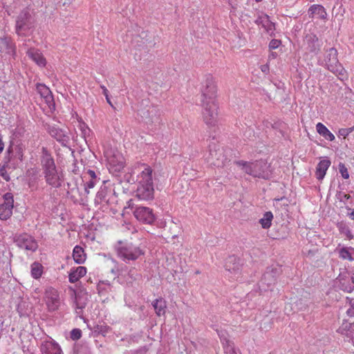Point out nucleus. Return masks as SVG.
I'll use <instances>...</instances> for the list:
<instances>
[{
    "mask_svg": "<svg viewBox=\"0 0 354 354\" xmlns=\"http://www.w3.org/2000/svg\"><path fill=\"white\" fill-rule=\"evenodd\" d=\"M152 306L154 308L157 316L160 317L161 315H164L165 314L167 304L166 301L162 298L155 299L152 302Z\"/></svg>",
    "mask_w": 354,
    "mask_h": 354,
    "instance_id": "393cba45",
    "label": "nucleus"
},
{
    "mask_svg": "<svg viewBox=\"0 0 354 354\" xmlns=\"http://www.w3.org/2000/svg\"><path fill=\"white\" fill-rule=\"evenodd\" d=\"M81 297H82V296L80 295H77L75 297L77 307L79 308H84L86 304L85 302H82V303L80 302Z\"/></svg>",
    "mask_w": 354,
    "mask_h": 354,
    "instance_id": "4c0bfd02",
    "label": "nucleus"
},
{
    "mask_svg": "<svg viewBox=\"0 0 354 354\" xmlns=\"http://www.w3.org/2000/svg\"><path fill=\"white\" fill-rule=\"evenodd\" d=\"M254 163V177L268 178L271 174L270 165L264 160H258Z\"/></svg>",
    "mask_w": 354,
    "mask_h": 354,
    "instance_id": "9b49d317",
    "label": "nucleus"
},
{
    "mask_svg": "<svg viewBox=\"0 0 354 354\" xmlns=\"http://www.w3.org/2000/svg\"><path fill=\"white\" fill-rule=\"evenodd\" d=\"M308 14L310 17L318 18L322 20L327 19V12L324 6L319 4L312 5L308 9Z\"/></svg>",
    "mask_w": 354,
    "mask_h": 354,
    "instance_id": "dca6fc26",
    "label": "nucleus"
},
{
    "mask_svg": "<svg viewBox=\"0 0 354 354\" xmlns=\"http://www.w3.org/2000/svg\"><path fill=\"white\" fill-rule=\"evenodd\" d=\"M22 158H23V154L22 153H20V156H19V159L20 160H22Z\"/></svg>",
    "mask_w": 354,
    "mask_h": 354,
    "instance_id": "09e8293b",
    "label": "nucleus"
},
{
    "mask_svg": "<svg viewBox=\"0 0 354 354\" xmlns=\"http://www.w3.org/2000/svg\"><path fill=\"white\" fill-rule=\"evenodd\" d=\"M339 254V257L342 258V259H347L350 261H352L353 260V258L351 254L349 252L348 249L346 248H342V249H340Z\"/></svg>",
    "mask_w": 354,
    "mask_h": 354,
    "instance_id": "7c9ffc66",
    "label": "nucleus"
},
{
    "mask_svg": "<svg viewBox=\"0 0 354 354\" xmlns=\"http://www.w3.org/2000/svg\"><path fill=\"white\" fill-rule=\"evenodd\" d=\"M227 263H228V262H227V263H225V269H226V270H230V266H228Z\"/></svg>",
    "mask_w": 354,
    "mask_h": 354,
    "instance_id": "49530a36",
    "label": "nucleus"
},
{
    "mask_svg": "<svg viewBox=\"0 0 354 354\" xmlns=\"http://www.w3.org/2000/svg\"><path fill=\"white\" fill-rule=\"evenodd\" d=\"M351 279H352V282L354 283V274H353Z\"/></svg>",
    "mask_w": 354,
    "mask_h": 354,
    "instance_id": "8fccbe9b",
    "label": "nucleus"
},
{
    "mask_svg": "<svg viewBox=\"0 0 354 354\" xmlns=\"http://www.w3.org/2000/svg\"><path fill=\"white\" fill-rule=\"evenodd\" d=\"M30 273L32 278L39 279L44 272V267L39 262H34L31 265Z\"/></svg>",
    "mask_w": 354,
    "mask_h": 354,
    "instance_id": "bb28decb",
    "label": "nucleus"
},
{
    "mask_svg": "<svg viewBox=\"0 0 354 354\" xmlns=\"http://www.w3.org/2000/svg\"><path fill=\"white\" fill-rule=\"evenodd\" d=\"M142 170L138 176V184H153V169L149 165L140 164Z\"/></svg>",
    "mask_w": 354,
    "mask_h": 354,
    "instance_id": "2eb2a0df",
    "label": "nucleus"
},
{
    "mask_svg": "<svg viewBox=\"0 0 354 354\" xmlns=\"http://www.w3.org/2000/svg\"><path fill=\"white\" fill-rule=\"evenodd\" d=\"M330 164L331 162L328 158H325L319 161L317 165L315 171V176L318 180H321L324 178Z\"/></svg>",
    "mask_w": 354,
    "mask_h": 354,
    "instance_id": "aec40b11",
    "label": "nucleus"
},
{
    "mask_svg": "<svg viewBox=\"0 0 354 354\" xmlns=\"http://www.w3.org/2000/svg\"><path fill=\"white\" fill-rule=\"evenodd\" d=\"M256 23L258 25H261L262 27H263L266 30V31L271 30L273 28V24L270 21L269 17L266 15L258 17V19L256 21Z\"/></svg>",
    "mask_w": 354,
    "mask_h": 354,
    "instance_id": "c85d7f7f",
    "label": "nucleus"
},
{
    "mask_svg": "<svg viewBox=\"0 0 354 354\" xmlns=\"http://www.w3.org/2000/svg\"><path fill=\"white\" fill-rule=\"evenodd\" d=\"M218 335L225 354H241L239 350L235 348L234 344L232 341L221 334L219 332H218Z\"/></svg>",
    "mask_w": 354,
    "mask_h": 354,
    "instance_id": "4468645a",
    "label": "nucleus"
},
{
    "mask_svg": "<svg viewBox=\"0 0 354 354\" xmlns=\"http://www.w3.org/2000/svg\"><path fill=\"white\" fill-rule=\"evenodd\" d=\"M4 149V143L2 140V138L0 137V153L3 151Z\"/></svg>",
    "mask_w": 354,
    "mask_h": 354,
    "instance_id": "79ce46f5",
    "label": "nucleus"
},
{
    "mask_svg": "<svg viewBox=\"0 0 354 354\" xmlns=\"http://www.w3.org/2000/svg\"><path fill=\"white\" fill-rule=\"evenodd\" d=\"M154 189L153 184H138L136 196L140 200L149 201L153 198Z\"/></svg>",
    "mask_w": 354,
    "mask_h": 354,
    "instance_id": "f8f14e48",
    "label": "nucleus"
},
{
    "mask_svg": "<svg viewBox=\"0 0 354 354\" xmlns=\"http://www.w3.org/2000/svg\"><path fill=\"white\" fill-rule=\"evenodd\" d=\"M33 24V20L28 11L20 13L17 21V32L19 35H26V31L30 30Z\"/></svg>",
    "mask_w": 354,
    "mask_h": 354,
    "instance_id": "0eeeda50",
    "label": "nucleus"
},
{
    "mask_svg": "<svg viewBox=\"0 0 354 354\" xmlns=\"http://www.w3.org/2000/svg\"><path fill=\"white\" fill-rule=\"evenodd\" d=\"M261 0H256L257 2L261 1Z\"/></svg>",
    "mask_w": 354,
    "mask_h": 354,
    "instance_id": "864d4df0",
    "label": "nucleus"
},
{
    "mask_svg": "<svg viewBox=\"0 0 354 354\" xmlns=\"http://www.w3.org/2000/svg\"><path fill=\"white\" fill-rule=\"evenodd\" d=\"M44 299L49 311H55L60 306L59 292L54 288L49 287L46 289Z\"/></svg>",
    "mask_w": 354,
    "mask_h": 354,
    "instance_id": "423d86ee",
    "label": "nucleus"
},
{
    "mask_svg": "<svg viewBox=\"0 0 354 354\" xmlns=\"http://www.w3.org/2000/svg\"><path fill=\"white\" fill-rule=\"evenodd\" d=\"M41 351L44 354H62V350L53 341H46L41 346Z\"/></svg>",
    "mask_w": 354,
    "mask_h": 354,
    "instance_id": "f3484780",
    "label": "nucleus"
},
{
    "mask_svg": "<svg viewBox=\"0 0 354 354\" xmlns=\"http://www.w3.org/2000/svg\"><path fill=\"white\" fill-rule=\"evenodd\" d=\"M80 128L83 131L84 128H87L86 124L84 122H80Z\"/></svg>",
    "mask_w": 354,
    "mask_h": 354,
    "instance_id": "37998d69",
    "label": "nucleus"
},
{
    "mask_svg": "<svg viewBox=\"0 0 354 354\" xmlns=\"http://www.w3.org/2000/svg\"><path fill=\"white\" fill-rule=\"evenodd\" d=\"M273 214L271 212H266L263 218L259 220V223L263 229H268L272 225Z\"/></svg>",
    "mask_w": 354,
    "mask_h": 354,
    "instance_id": "c756f323",
    "label": "nucleus"
},
{
    "mask_svg": "<svg viewBox=\"0 0 354 354\" xmlns=\"http://www.w3.org/2000/svg\"><path fill=\"white\" fill-rule=\"evenodd\" d=\"M87 173L89 175V176L91 177V179L95 180L96 174L94 171L89 169Z\"/></svg>",
    "mask_w": 354,
    "mask_h": 354,
    "instance_id": "58836bf2",
    "label": "nucleus"
},
{
    "mask_svg": "<svg viewBox=\"0 0 354 354\" xmlns=\"http://www.w3.org/2000/svg\"><path fill=\"white\" fill-rule=\"evenodd\" d=\"M49 133L52 137L62 144L67 142L68 140V137L65 132L59 128L52 127L50 129Z\"/></svg>",
    "mask_w": 354,
    "mask_h": 354,
    "instance_id": "b1692460",
    "label": "nucleus"
},
{
    "mask_svg": "<svg viewBox=\"0 0 354 354\" xmlns=\"http://www.w3.org/2000/svg\"><path fill=\"white\" fill-rule=\"evenodd\" d=\"M312 39H313V41H317L318 40V38L315 35L313 36Z\"/></svg>",
    "mask_w": 354,
    "mask_h": 354,
    "instance_id": "de8ad7c7",
    "label": "nucleus"
},
{
    "mask_svg": "<svg viewBox=\"0 0 354 354\" xmlns=\"http://www.w3.org/2000/svg\"><path fill=\"white\" fill-rule=\"evenodd\" d=\"M41 165L44 172L52 171L56 169L54 159L48 152V151L43 148V156L41 158Z\"/></svg>",
    "mask_w": 354,
    "mask_h": 354,
    "instance_id": "a211bd4d",
    "label": "nucleus"
},
{
    "mask_svg": "<svg viewBox=\"0 0 354 354\" xmlns=\"http://www.w3.org/2000/svg\"><path fill=\"white\" fill-rule=\"evenodd\" d=\"M87 272L86 267L79 266L71 270L68 274V281L74 283L84 277Z\"/></svg>",
    "mask_w": 354,
    "mask_h": 354,
    "instance_id": "4be33fe9",
    "label": "nucleus"
},
{
    "mask_svg": "<svg viewBox=\"0 0 354 354\" xmlns=\"http://www.w3.org/2000/svg\"><path fill=\"white\" fill-rule=\"evenodd\" d=\"M0 176H1L6 181H9L10 179L4 165H0Z\"/></svg>",
    "mask_w": 354,
    "mask_h": 354,
    "instance_id": "f704fd0d",
    "label": "nucleus"
},
{
    "mask_svg": "<svg viewBox=\"0 0 354 354\" xmlns=\"http://www.w3.org/2000/svg\"><path fill=\"white\" fill-rule=\"evenodd\" d=\"M234 261H235V258L234 257H230V259H229V262L230 263H232Z\"/></svg>",
    "mask_w": 354,
    "mask_h": 354,
    "instance_id": "a18cd8bd",
    "label": "nucleus"
},
{
    "mask_svg": "<svg viewBox=\"0 0 354 354\" xmlns=\"http://www.w3.org/2000/svg\"><path fill=\"white\" fill-rule=\"evenodd\" d=\"M37 92L40 94L41 97L44 100V102L46 104L48 108L50 110H54L55 105V101L49 88L43 84H37Z\"/></svg>",
    "mask_w": 354,
    "mask_h": 354,
    "instance_id": "ddd939ff",
    "label": "nucleus"
},
{
    "mask_svg": "<svg viewBox=\"0 0 354 354\" xmlns=\"http://www.w3.org/2000/svg\"><path fill=\"white\" fill-rule=\"evenodd\" d=\"M133 215L138 221L145 224H151L156 219L153 209L147 207H137L133 212Z\"/></svg>",
    "mask_w": 354,
    "mask_h": 354,
    "instance_id": "1a4fd4ad",
    "label": "nucleus"
},
{
    "mask_svg": "<svg viewBox=\"0 0 354 354\" xmlns=\"http://www.w3.org/2000/svg\"><path fill=\"white\" fill-rule=\"evenodd\" d=\"M100 87L102 89V92H103L104 95L105 97H107V95H109V91H108V89L104 85H102Z\"/></svg>",
    "mask_w": 354,
    "mask_h": 354,
    "instance_id": "ea45409f",
    "label": "nucleus"
},
{
    "mask_svg": "<svg viewBox=\"0 0 354 354\" xmlns=\"http://www.w3.org/2000/svg\"><path fill=\"white\" fill-rule=\"evenodd\" d=\"M354 131V127L350 128H342L338 131V136H342L344 139H346V137Z\"/></svg>",
    "mask_w": 354,
    "mask_h": 354,
    "instance_id": "2f4dec72",
    "label": "nucleus"
},
{
    "mask_svg": "<svg viewBox=\"0 0 354 354\" xmlns=\"http://www.w3.org/2000/svg\"><path fill=\"white\" fill-rule=\"evenodd\" d=\"M27 54L28 57L39 67H45L46 65V59L43 54L36 49H30L28 50Z\"/></svg>",
    "mask_w": 354,
    "mask_h": 354,
    "instance_id": "6ab92c4d",
    "label": "nucleus"
},
{
    "mask_svg": "<svg viewBox=\"0 0 354 354\" xmlns=\"http://www.w3.org/2000/svg\"><path fill=\"white\" fill-rule=\"evenodd\" d=\"M316 131L321 136L327 140L333 141L335 139V136L322 122H318L316 124Z\"/></svg>",
    "mask_w": 354,
    "mask_h": 354,
    "instance_id": "5701e85b",
    "label": "nucleus"
},
{
    "mask_svg": "<svg viewBox=\"0 0 354 354\" xmlns=\"http://www.w3.org/2000/svg\"><path fill=\"white\" fill-rule=\"evenodd\" d=\"M281 44V41L278 39H272L269 44V48L270 49H276Z\"/></svg>",
    "mask_w": 354,
    "mask_h": 354,
    "instance_id": "e433bc0d",
    "label": "nucleus"
},
{
    "mask_svg": "<svg viewBox=\"0 0 354 354\" xmlns=\"http://www.w3.org/2000/svg\"><path fill=\"white\" fill-rule=\"evenodd\" d=\"M44 174L46 180L48 184L55 187H58L61 186V179L57 172L56 169H54L53 170H52V171L50 170L44 172Z\"/></svg>",
    "mask_w": 354,
    "mask_h": 354,
    "instance_id": "412c9836",
    "label": "nucleus"
},
{
    "mask_svg": "<svg viewBox=\"0 0 354 354\" xmlns=\"http://www.w3.org/2000/svg\"><path fill=\"white\" fill-rule=\"evenodd\" d=\"M338 167L342 178L344 179H348L349 178V174L346 165L344 163L340 162L338 165Z\"/></svg>",
    "mask_w": 354,
    "mask_h": 354,
    "instance_id": "473e14b6",
    "label": "nucleus"
},
{
    "mask_svg": "<svg viewBox=\"0 0 354 354\" xmlns=\"http://www.w3.org/2000/svg\"><path fill=\"white\" fill-rule=\"evenodd\" d=\"M3 203L0 205V219L6 221L12 215L14 197L12 194L8 192L3 196Z\"/></svg>",
    "mask_w": 354,
    "mask_h": 354,
    "instance_id": "6e6552de",
    "label": "nucleus"
},
{
    "mask_svg": "<svg viewBox=\"0 0 354 354\" xmlns=\"http://www.w3.org/2000/svg\"><path fill=\"white\" fill-rule=\"evenodd\" d=\"M236 165L241 167V169L248 174L254 177V163L244 160H239L236 162Z\"/></svg>",
    "mask_w": 354,
    "mask_h": 354,
    "instance_id": "cd10ccee",
    "label": "nucleus"
},
{
    "mask_svg": "<svg viewBox=\"0 0 354 354\" xmlns=\"http://www.w3.org/2000/svg\"><path fill=\"white\" fill-rule=\"evenodd\" d=\"M115 250L118 257L125 262L136 261L145 254L144 249L132 243L120 242L116 246Z\"/></svg>",
    "mask_w": 354,
    "mask_h": 354,
    "instance_id": "7ed1b4c3",
    "label": "nucleus"
},
{
    "mask_svg": "<svg viewBox=\"0 0 354 354\" xmlns=\"http://www.w3.org/2000/svg\"><path fill=\"white\" fill-rule=\"evenodd\" d=\"M106 97V102L109 104H110L111 106H113V104L109 98V95H107V97Z\"/></svg>",
    "mask_w": 354,
    "mask_h": 354,
    "instance_id": "c03bdc74",
    "label": "nucleus"
},
{
    "mask_svg": "<svg viewBox=\"0 0 354 354\" xmlns=\"http://www.w3.org/2000/svg\"><path fill=\"white\" fill-rule=\"evenodd\" d=\"M344 197H345V198H349L350 196H349V195L346 194V195L344 196Z\"/></svg>",
    "mask_w": 354,
    "mask_h": 354,
    "instance_id": "3c124183",
    "label": "nucleus"
},
{
    "mask_svg": "<svg viewBox=\"0 0 354 354\" xmlns=\"http://www.w3.org/2000/svg\"><path fill=\"white\" fill-rule=\"evenodd\" d=\"M15 242L21 248L34 252L37 249L36 241L28 234H21L15 238Z\"/></svg>",
    "mask_w": 354,
    "mask_h": 354,
    "instance_id": "9d476101",
    "label": "nucleus"
},
{
    "mask_svg": "<svg viewBox=\"0 0 354 354\" xmlns=\"http://www.w3.org/2000/svg\"><path fill=\"white\" fill-rule=\"evenodd\" d=\"M73 258L75 262L78 264H82L85 261L86 254L81 246H75L73 251Z\"/></svg>",
    "mask_w": 354,
    "mask_h": 354,
    "instance_id": "a878e982",
    "label": "nucleus"
},
{
    "mask_svg": "<svg viewBox=\"0 0 354 354\" xmlns=\"http://www.w3.org/2000/svg\"><path fill=\"white\" fill-rule=\"evenodd\" d=\"M216 96L217 86L214 78L212 75H207L201 88V102H216Z\"/></svg>",
    "mask_w": 354,
    "mask_h": 354,
    "instance_id": "39448f33",
    "label": "nucleus"
},
{
    "mask_svg": "<svg viewBox=\"0 0 354 354\" xmlns=\"http://www.w3.org/2000/svg\"><path fill=\"white\" fill-rule=\"evenodd\" d=\"M202 116L209 132L218 131V105L217 102H201Z\"/></svg>",
    "mask_w": 354,
    "mask_h": 354,
    "instance_id": "f257e3e1",
    "label": "nucleus"
},
{
    "mask_svg": "<svg viewBox=\"0 0 354 354\" xmlns=\"http://www.w3.org/2000/svg\"><path fill=\"white\" fill-rule=\"evenodd\" d=\"M82 336V331L78 328H75L72 330L71 333V337L73 340L79 339Z\"/></svg>",
    "mask_w": 354,
    "mask_h": 354,
    "instance_id": "72a5a7b5",
    "label": "nucleus"
},
{
    "mask_svg": "<svg viewBox=\"0 0 354 354\" xmlns=\"http://www.w3.org/2000/svg\"><path fill=\"white\" fill-rule=\"evenodd\" d=\"M261 71L266 73L269 71V67L268 65H263L261 66Z\"/></svg>",
    "mask_w": 354,
    "mask_h": 354,
    "instance_id": "a19ab883",
    "label": "nucleus"
},
{
    "mask_svg": "<svg viewBox=\"0 0 354 354\" xmlns=\"http://www.w3.org/2000/svg\"><path fill=\"white\" fill-rule=\"evenodd\" d=\"M84 295L86 296V299H87L88 295L87 294H84Z\"/></svg>",
    "mask_w": 354,
    "mask_h": 354,
    "instance_id": "603ef678",
    "label": "nucleus"
},
{
    "mask_svg": "<svg viewBox=\"0 0 354 354\" xmlns=\"http://www.w3.org/2000/svg\"><path fill=\"white\" fill-rule=\"evenodd\" d=\"M337 50L335 48H330L326 52L324 58L326 68L334 73L340 80L348 79V73L337 58Z\"/></svg>",
    "mask_w": 354,
    "mask_h": 354,
    "instance_id": "f03ea898",
    "label": "nucleus"
},
{
    "mask_svg": "<svg viewBox=\"0 0 354 354\" xmlns=\"http://www.w3.org/2000/svg\"><path fill=\"white\" fill-rule=\"evenodd\" d=\"M95 185V180L91 179L88 182L85 184V191L87 194L89 193V189H92Z\"/></svg>",
    "mask_w": 354,
    "mask_h": 354,
    "instance_id": "c9c22d12",
    "label": "nucleus"
},
{
    "mask_svg": "<svg viewBox=\"0 0 354 354\" xmlns=\"http://www.w3.org/2000/svg\"><path fill=\"white\" fill-rule=\"evenodd\" d=\"M105 156L109 169L113 172H120L126 165L123 154L118 150L109 149L105 152Z\"/></svg>",
    "mask_w": 354,
    "mask_h": 354,
    "instance_id": "20e7f679",
    "label": "nucleus"
}]
</instances>
